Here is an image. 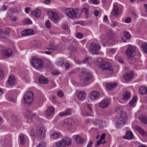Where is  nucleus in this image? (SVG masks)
I'll list each match as a JSON object with an SVG mask.
<instances>
[{
	"label": "nucleus",
	"mask_w": 147,
	"mask_h": 147,
	"mask_svg": "<svg viewBox=\"0 0 147 147\" xmlns=\"http://www.w3.org/2000/svg\"><path fill=\"white\" fill-rule=\"evenodd\" d=\"M45 25L47 28H50L51 26V24L50 21L49 20L46 21L45 22Z\"/></svg>",
	"instance_id": "79ce46f5"
},
{
	"label": "nucleus",
	"mask_w": 147,
	"mask_h": 147,
	"mask_svg": "<svg viewBox=\"0 0 147 147\" xmlns=\"http://www.w3.org/2000/svg\"><path fill=\"white\" fill-rule=\"evenodd\" d=\"M118 26V24L116 22H114L111 24V26L113 28Z\"/></svg>",
	"instance_id": "13d9d810"
},
{
	"label": "nucleus",
	"mask_w": 147,
	"mask_h": 147,
	"mask_svg": "<svg viewBox=\"0 0 147 147\" xmlns=\"http://www.w3.org/2000/svg\"><path fill=\"white\" fill-rule=\"evenodd\" d=\"M24 115L27 118L30 119H32L33 116V115L31 113L30 111L29 110L26 111Z\"/></svg>",
	"instance_id": "cd10ccee"
},
{
	"label": "nucleus",
	"mask_w": 147,
	"mask_h": 147,
	"mask_svg": "<svg viewBox=\"0 0 147 147\" xmlns=\"http://www.w3.org/2000/svg\"><path fill=\"white\" fill-rule=\"evenodd\" d=\"M110 42L112 45H115L117 43V41L114 40L113 39H111Z\"/></svg>",
	"instance_id": "0e129e2a"
},
{
	"label": "nucleus",
	"mask_w": 147,
	"mask_h": 147,
	"mask_svg": "<svg viewBox=\"0 0 147 147\" xmlns=\"http://www.w3.org/2000/svg\"><path fill=\"white\" fill-rule=\"evenodd\" d=\"M118 123L121 124L124 122V119L123 117L121 116L118 118Z\"/></svg>",
	"instance_id": "49530a36"
},
{
	"label": "nucleus",
	"mask_w": 147,
	"mask_h": 147,
	"mask_svg": "<svg viewBox=\"0 0 147 147\" xmlns=\"http://www.w3.org/2000/svg\"><path fill=\"white\" fill-rule=\"evenodd\" d=\"M20 143L21 144L23 145L25 143V140L24 137L22 135L20 136Z\"/></svg>",
	"instance_id": "c03bdc74"
},
{
	"label": "nucleus",
	"mask_w": 147,
	"mask_h": 147,
	"mask_svg": "<svg viewBox=\"0 0 147 147\" xmlns=\"http://www.w3.org/2000/svg\"><path fill=\"white\" fill-rule=\"evenodd\" d=\"M109 104V101L108 100H103L100 103L99 105L100 107L104 108L107 107Z\"/></svg>",
	"instance_id": "4be33fe9"
},
{
	"label": "nucleus",
	"mask_w": 147,
	"mask_h": 147,
	"mask_svg": "<svg viewBox=\"0 0 147 147\" xmlns=\"http://www.w3.org/2000/svg\"><path fill=\"white\" fill-rule=\"evenodd\" d=\"M17 12V10L16 9L11 8L7 12V15L8 16L10 17L13 14Z\"/></svg>",
	"instance_id": "473e14b6"
},
{
	"label": "nucleus",
	"mask_w": 147,
	"mask_h": 147,
	"mask_svg": "<svg viewBox=\"0 0 147 147\" xmlns=\"http://www.w3.org/2000/svg\"><path fill=\"white\" fill-rule=\"evenodd\" d=\"M76 35L77 37L80 39L82 38L83 36V34L81 33L80 32H78L77 33Z\"/></svg>",
	"instance_id": "8fccbe9b"
},
{
	"label": "nucleus",
	"mask_w": 147,
	"mask_h": 147,
	"mask_svg": "<svg viewBox=\"0 0 147 147\" xmlns=\"http://www.w3.org/2000/svg\"><path fill=\"white\" fill-rule=\"evenodd\" d=\"M32 64L37 69H41L43 67V64L45 63L43 60L37 58L33 57L31 60Z\"/></svg>",
	"instance_id": "20e7f679"
},
{
	"label": "nucleus",
	"mask_w": 147,
	"mask_h": 147,
	"mask_svg": "<svg viewBox=\"0 0 147 147\" xmlns=\"http://www.w3.org/2000/svg\"><path fill=\"white\" fill-rule=\"evenodd\" d=\"M40 44L38 41L35 40L31 42L30 43V46L32 47L38 46Z\"/></svg>",
	"instance_id": "e433bc0d"
},
{
	"label": "nucleus",
	"mask_w": 147,
	"mask_h": 147,
	"mask_svg": "<svg viewBox=\"0 0 147 147\" xmlns=\"http://www.w3.org/2000/svg\"><path fill=\"white\" fill-rule=\"evenodd\" d=\"M71 112L72 111L71 109H67L65 111L61 112L59 114V115L61 117L66 115H70L71 114Z\"/></svg>",
	"instance_id": "a878e982"
},
{
	"label": "nucleus",
	"mask_w": 147,
	"mask_h": 147,
	"mask_svg": "<svg viewBox=\"0 0 147 147\" xmlns=\"http://www.w3.org/2000/svg\"><path fill=\"white\" fill-rule=\"evenodd\" d=\"M60 134L58 132H54L51 135V137L52 138L55 139L59 138L60 136Z\"/></svg>",
	"instance_id": "c9c22d12"
},
{
	"label": "nucleus",
	"mask_w": 147,
	"mask_h": 147,
	"mask_svg": "<svg viewBox=\"0 0 147 147\" xmlns=\"http://www.w3.org/2000/svg\"><path fill=\"white\" fill-rule=\"evenodd\" d=\"M82 12L84 13L86 16L87 17L89 15V9L87 7H84L82 9Z\"/></svg>",
	"instance_id": "ea45409f"
},
{
	"label": "nucleus",
	"mask_w": 147,
	"mask_h": 147,
	"mask_svg": "<svg viewBox=\"0 0 147 147\" xmlns=\"http://www.w3.org/2000/svg\"><path fill=\"white\" fill-rule=\"evenodd\" d=\"M45 133L46 131L45 130H43L41 129H39L37 130L36 134L37 136L41 138L45 136Z\"/></svg>",
	"instance_id": "f3484780"
},
{
	"label": "nucleus",
	"mask_w": 147,
	"mask_h": 147,
	"mask_svg": "<svg viewBox=\"0 0 147 147\" xmlns=\"http://www.w3.org/2000/svg\"><path fill=\"white\" fill-rule=\"evenodd\" d=\"M91 106H92V105H91L89 104L87 105V108L88 111H89V112H91L92 110V109L91 107Z\"/></svg>",
	"instance_id": "bf43d9fd"
},
{
	"label": "nucleus",
	"mask_w": 147,
	"mask_h": 147,
	"mask_svg": "<svg viewBox=\"0 0 147 147\" xmlns=\"http://www.w3.org/2000/svg\"><path fill=\"white\" fill-rule=\"evenodd\" d=\"M30 135L31 137L32 140H34L35 138L34 131L33 129L31 130L30 132Z\"/></svg>",
	"instance_id": "de8ad7c7"
},
{
	"label": "nucleus",
	"mask_w": 147,
	"mask_h": 147,
	"mask_svg": "<svg viewBox=\"0 0 147 147\" xmlns=\"http://www.w3.org/2000/svg\"><path fill=\"white\" fill-rule=\"evenodd\" d=\"M88 58H86L85 59L83 60V62L87 64L89 63Z\"/></svg>",
	"instance_id": "774afa93"
},
{
	"label": "nucleus",
	"mask_w": 147,
	"mask_h": 147,
	"mask_svg": "<svg viewBox=\"0 0 147 147\" xmlns=\"http://www.w3.org/2000/svg\"><path fill=\"white\" fill-rule=\"evenodd\" d=\"M135 51V48L130 45H129L128 47L125 51L126 54L129 58L133 57L134 56V53Z\"/></svg>",
	"instance_id": "1a4fd4ad"
},
{
	"label": "nucleus",
	"mask_w": 147,
	"mask_h": 147,
	"mask_svg": "<svg viewBox=\"0 0 147 147\" xmlns=\"http://www.w3.org/2000/svg\"><path fill=\"white\" fill-rule=\"evenodd\" d=\"M41 12L40 10L37 9L35 11L32 12L31 15L32 16H34L36 18L39 17L41 14Z\"/></svg>",
	"instance_id": "bb28decb"
},
{
	"label": "nucleus",
	"mask_w": 147,
	"mask_h": 147,
	"mask_svg": "<svg viewBox=\"0 0 147 147\" xmlns=\"http://www.w3.org/2000/svg\"><path fill=\"white\" fill-rule=\"evenodd\" d=\"M93 144V141L92 140H90L86 147H92Z\"/></svg>",
	"instance_id": "680f3d73"
},
{
	"label": "nucleus",
	"mask_w": 147,
	"mask_h": 147,
	"mask_svg": "<svg viewBox=\"0 0 147 147\" xmlns=\"http://www.w3.org/2000/svg\"><path fill=\"white\" fill-rule=\"evenodd\" d=\"M106 136V134L105 133H103L102 134V135L101 136V137L100 138V140H101L102 141H103V142H105V143H106L105 141V140L104 139L105 138V137Z\"/></svg>",
	"instance_id": "5fc2aeb1"
},
{
	"label": "nucleus",
	"mask_w": 147,
	"mask_h": 147,
	"mask_svg": "<svg viewBox=\"0 0 147 147\" xmlns=\"http://www.w3.org/2000/svg\"><path fill=\"white\" fill-rule=\"evenodd\" d=\"M58 48V45L57 44L55 43H50L47 47V49L49 50H53L54 51L57 50Z\"/></svg>",
	"instance_id": "aec40b11"
},
{
	"label": "nucleus",
	"mask_w": 147,
	"mask_h": 147,
	"mask_svg": "<svg viewBox=\"0 0 147 147\" xmlns=\"http://www.w3.org/2000/svg\"><path fill=\"white\" fill-rule=\"evenodd\" d=\"M37 79L39 83L42 84H47L48 81V80L47 78L42 75L38 77Z\"/></svg>",
	"instance_id": "dca6fc26"
},
{
	"label": "nucleus",
	"mask_w": 147,
	"mask_h": 147,
	"mask_svg": "<svg viewBox=\"0 0 147 147\" xmlns=\"http://www.w3.org/2000/svg\"><path fill=\"white\" fill-rule=\"evenodd\" d=\"M141 48L143 51L144 53L147 54V43H145L142 44Z\"/></svg>",
	"instance_id": "4c0bfd02"
},
{
	"label": "nucleus",
	"mask_w": 147,
	"mask_h": 147,
	"mask_svg": "<svg viewBox=\"0 0 147 147\" xmlns=\"http://www.w3.org/2000/svg\"><path fill=\"white\" fill-rule=\"evenodd\" d=\"M133 137L132 132L130 131H128L126 132L125 135L123 136V138L125 139L130 140L132 139Z\"/></svg>",
	"instance_id": "a211bd4d"
},
{
	"label": "nucleus",
	"mask_w": 147,
	"mask_h": 147,
	"mask_svg": "<svg viewBox=\"0 0 147 147\" xmlns=\"http://www.w3.org/2000/svg\"><path fill=\"white\" fill-rule=\"evenodd\" d=\"M100 93L97 91H92L89 95L90 98L92 100L97 99L100 96Z\"/></svg>",
	"instance_id": "f8f14e48"
},
{
	"label": "nucleus",
	"mask_w": 147,
	"mask_h": 147,
	"mask_svg": "<svg viewBox=\"0 0 147 147\" xmlns=\"http://www.w3.org/2000/svg\"><path fill=\"white\" fill-rule=\"evenodd\" d=\"M131 96L130 94L128 92L125 91L123 95L122 98L125 100H128Z\"/></svg>",
	"instance_id": "c756f323"
},
{
	"label": "nucleus",
	"mask_w": 147,
	"mask_h": 147,
	"mask_svg": "<svg viewBox=\"0 0 147 147\" xmlns=\"http://www.w3.org/2000/svg\"><path fill=\"white\" fill-rule=\"evenodd\" d=\"M65 140L59 141L58 142L55 143L53 145V147H66L67 145L70 146L71 144V140L69 138L65 137Z\"/></svg>",
	"instance_id": "7ed1b4c3"
},
{
	"label": "nucleus",
	"mask_w": 147,
	"mask_h": 147,
	"mask_svg": "<svg viewBox=\"0 0 147 147\" xmlns=\"http://www.w3.org/2000/svg\"><path fill=\"white\" fill-rule=\"evenodd\" d=\"M139 117L140 119V121L142 123L144 124L147 123V119L145 115H140Z\"/></svg>",
	"instance_id": "2f4dec72"
},
{
	"label": "nucleus",
	"mask_w": 147,
	"mask_h": 147,
	"mask_svg": "<svg viewBox=\"0 0 147 147\" xmlns=\"http://www.w3.org/2000/svg\"><path fill=\"white\" fill-rule=\"evenodd\" d=\"M139 92L142 95H146L147 93V88L145 86H141L139 88Z\"/></svg>",
	"instance_id": "393cba45"
},
{
	"label": "nucleus",
	"mask_w": 147,
	"mask_h": 147,
	"mask_svg": "<svg viewBox=\"0 0 147 147\" xmlns=\"http://www.w3.org/2000/svg\"><path fill=\"white\" fill-rule=\"evenodd\" d=\"M3 55L5 57H10L12 54V50L9 49H3L1 50Z\"/></svg>",
	"instance_id": "9d476101"
},
{
	"label": "nucleus",
	"mask_w": 147,
	"mask_h": 147,
	"mask_svg": "<svg viewBox=\"0 0 147 147\" xmlns=\"http://www.w3.org/2000/svg\"><path fill=\"white\" fill-rule=\"evenodd\" d=\"M45 143L43 142H40L36 147H45Z\"/></svg>",
	"instance_id": "603ef678"
},
{
	"label": "nucleus",
	"mask_w": 147,
	"mask_h": 147,
	"mask_svg": "<svg viewBox=\"0 0 147 147\" xmlns=\"http://www.w3.org/2000/svg\"><path fill=\"white\" fill-rule=\"evenodd\" d=\"M103 41H103L102 42V43H103V47H105L106 45H107V43H106L107 42V43H109V40H104Z\"/></svg>",
	"instance_id": "69168bd1"
},
{
	"label": "nucleus",
	"mask_w": 147,
	"mask_h": 147,
	"mask_svg": "<svg viewBox=\"0 0 147 147\" xmlns=\"http://www.w3.org/2000/svg\"><path fill=\"white\" fill-rule=\"evenodd\" d=\"M133 75L132 72H127L123 75V78L126 81H129L132 79Z\"/></svg>",
	"instance_id": "2eb2a0df"
},
{
	"label": "nucleus",
	"mask_w": 147,
	"mask_h": 147,
	"mask_svg": "<svg viewBox=\"0 0 147 147\" xmlns=\"http://www.w3.org/2000/svg\"><path fill=\"white\" fill-rule=\"evenodd\" d=\"M73 138L75 140L76 142L78 144H82L86 141L85 139H82L78 135L74 136Z\"/></svg>",
	"instance_id": "ddd939ff"
},
{
	"label": "nucleus",
	"mask_w": 147,
	"mask_h": 147,
	"mask_svg": "<svg viewBox=\"0 0 147 147\" xmlns=\"http://www.w3.org/2000/svg\"><path fill=\"white\" fill-rule=\"evenodd\" d=\"M24 24H31L32 22L31 20L29 18H27L25 19L24 21Z\"/></svg>",
	"instance_id": "37998d69"
},
{
	"label": "nucleus",
	"mask_w": 147,
	"mask_h": 147,
	"mask_svg": "<svg viewBox=\"0 0 147 147\" xmlns=\"http://www.w3.org/2000/svg\"><path fill=\"white\" fill-rule=\"evenodd\" d=\"M139 133L143 137H146V132L142 130L140 131Z\"/></svg>",
	"instance_id": "4d7b16f0"
},
{
	"label": "nucleus",
	"mask_w": 147,
	"mask_h": 147,
	"mask_svg": "<svg viewBox=\"0 0 147 147\" xmlns=\"http://www.w3.org/2000/svg\"><path fill=\"white\" fill-rule=\"evenodd\" d=\"M90 113L89 112V111H88V112H87L84 110L82 111L81 113V114L82 116H89Z\"/></svg>",
	"instance_id": "a18cd8bd"
},
{
	"label": "nucleus",
	"mask_w": 147,
	"mask_h": 147,
	"mask_svg": "<svg viewBox=\"0 0 147 147\" xmlns=\"http://www.w3.org/2000/svg\"><path fill=\"white\" fill-rule=\"evenodd\" d=\"M77 96L78 98L80 100H84L86 97V94L84 91L78 92L77 93Z\"/></svg>",
	"instance_id": "6ab92c4d"
},
{
	"label": "nucleus",
	"mask_w": 147,
	"mask_h": 147,
	"mask_svg": "<svg viewBox=\"0 0 147 147\" xmlns=\"http://www.w3.org/2000/svg\"><path fill=\"white\" fill-rule=\"evenodd\" d=\"M117 83H109L106 85V88L109 90H113L117 86Z\"/></svg>",
	"instance_id": "5701e85b"
},
{
	"label": "nucleus",
	"mask_w": 147,
	"mask_h": 147,
	"mask_svg": "<svg viewBox=\"0 0 147 147\" xmlns=\"http://www.w3.org/2000/svg\"><path fill=\"white\" fill-rule=\"evenodd\" d=\"M7 144V140L5 139L0 142V147H5Z\"/></svg>",
	"instance_id": "72a5a7b5"
},
{
	"label": "nucleus",
	"mask_w": 147,
	"mask_h": 147,
	"mask_svg": "<svg viewBox=\"0 0 147 147\" xmlns=\"http://www.w3.org/2000/svg\"><path fill=\"white\" fill-rule=\"evenodd\" d=\"M7 30L4 31L2 29L0 30V37L2 38H6L9 36V30L7 28Z\"/></svg>",
	"instance_id": "9b49d317"
},
{
	"label": "nucleus",
	"mask_w": 147,
	"mask_h": 147,
	"mask_svg": "<svg viewBox=\"0 0 147 147\" xmlns=\"http://www.w3.org/2000/svg\"><path fill=\"white\" fill-rule=\"evenodd\" d=\"M48 14L53 22H55L59 20V16L58 14L55 12L49 11L48 12Z\"/></svg>",
	"instance_id": "6e6552de"
},
{
	"label": "nucleus",
	"mask_w": 147,
	"mask_h": 147,
	"mask_svg": "<svg viewBox=\"0 0 147 147\" xmlns=\"http://www.w3.org/2000/svg\"><path fill=\"white\" fill-rule=\"evenodd\" d=\"M80 84L82 86H86L90 84L93 81L92 75L85 69L82 70L80 76Z\"/></svg>",
	"instance_id": "f257e3e1"
},
{
	"label": "nucleus",
	"mask_w": 147,
	"mask_h": 147,
	"mask_svg": "<svg viewBox=\"0 0 147 147\" xmlns=\"http://www.w3.org/2000/svg\"><path fill=\"white\" fill-rule=\"evenodd\" d=\"M78 9L74 10L72 8H67L65 10V12L67 16L72 19L78 18Z\"/></svg>",
	"instance_id": "39448f33"
},
{
	"label": "nucleus",
	"mask_w": 147,
	"mask_h": 147,
	"mask_svg": "<svg viewBox=\"0 0 147 147\" xmlns=\"http://www.w3.org/2000/svg\"><path fill=\"white\" fill-rule=\"evenodd\" d=\"M18 19V18L16 17H13L11 18V19L12 21L14 22L16 21Z\"/></svg>",
	"instance_id": "338daca9"
},
{
	"label": "nucleus",
	"mask_w": 147,
	"mask_h": 147,
	"mask_svg": "<svg viewBox=\"0 0 147 147\" xmlns=\"http://www.w3.org/2000/svg\"><path fill=\"white\" fill-rule=\"evenodd\" d=\"M33 93L30 91L26 92L24 97V102L27 104H30L33 100Z\"/></svg>",
	"instance_id": "423d86ee"
},
{
	"label": "nucleus",
	"mask_w": 147,
	"mask_h": 147,
	"mask_svg": "<svg viewBox=\"0 0 147 147\" xmlns=\"http://www.w3.org/2000/svg\"><path fill=\"white\" fill-rule=\"evenodd\" d=\"M54 108L52 107H50L45 112L46 114L47 117L50 116L53 113Z\"/></svg>",
	"instance_id": "b1692460"
},
{
	"label": "nucleus",
	"mask_w": 147,
	"mask_h": 147,
	"mask_svg": "<svg viewBox=\"0 0 147 147\" xmlns=\"http://www.w3.org/2000/svg\"><path fill=\"white\" fill-rule=\"evenodd\" d=\"M64 123L69 126L72 125L74 123V119L71 118L66 119L64 121Z\"/></svg>",
	"instance_id": "c85d7f7f"
},
{
	"label": "nucleus",
	"mask_w": 147,
	"mask_h": 147,
	"mask_svg": "<svg viewBox=\"0 0 147 147\" xmlns=\"http://www.w3.org/2000/svg\"><path fill=\"white\" fill-rule=\"evenodd\" d=\"M118 7L117 5H115L113 6L112 12L111 13L112 15L115 17H117L119 15H118Z\"/></svg>",
	"instance_id": "412c9836"
},
{
	"label": "nucleus",
	"mask_w": 147,
	"mask_h": 147,
	"mask_svg": "<svg viewBox=\"0 0 147 147\" xmlns=\"http://www.w3.org/2000/svg\"><path fill=\"white\" fill-rule=\"evenodd\" d=\"M57 94L58 96L60 97H62L63 96V93L62 91L59 90L57 92Z\"/></svg>",
	"instance_id": "09e8293b"
},
{
	"label": "nucleus",
	"mask_w": 147,
	"mask_h": 147,
	"mask_svg": "<svg viewBox=\"0 0 147 147\" xmlns=\"http://www.w3.org/2000/svg\"><path fill=\"white\" fill-rule=\"evenodd\" d=\"M100 49V47L99 45L94 42L90 43L89 46V49L93 54H97L98 51Z\"/></svg>",
	"instance_id": "0eeeda50"
},
{
	"label": "nucleus",
	"mask_w": 147,
	"mask_h": 147,
	"mask_svg": "<svg viewBox=\"0 0 147 147\" xmlns=\"http://www.w3.org/2000/svg\"><path fill=\"white\" fill-rule=\"evenodd\" d=\"M123 36L126 39L129 40L131 38V35L129 32L127 31H123Z\"/></svg>",
	"instance_id": "f704fd0d"
},
{
	"label": "nucleus",
	"mask_w": 147,
	"mask_h": 147,
	"mask_svg": "<svg viewBox=\"0 0 147 147\" xmlns=\"http://www.w3.org/2000/svg\"><path fill=\"white\" fill-rule=\"evenodd\" d=\"M64 59L63 58H61L56 63L58 66H61L64 63Z\"/></svg>",
	"instance_id": "a19ab883"
},
{
	"label": "nucleus",
	"mask_w": 147,
	"mask_h": 147,
	"mask_svg": "<svg viewBox=\"0 0 147 147\" xmlns=\"http://www.w3.org/2000/svg\"><path fill=\"white\" fill-rule=\"evenodd\" d=\"M96 63L102 69L109 70L111 73L113 72V69L111 67V64L109 62L104 61L102 59L98 58L96 59Z\"/></svg>",
	"instance_id": "f03ea898"
},
{
	"label": "nucleus",
	"mask_w": 147,
	"mask_h": 147,
	"mask_svg": "<svg viewBox=\"0 0 147 147\" xmlns=\"http://www.w3.org/2000/svg\"><path fill=\"white\" fill-rule=\"evenodd\" d=\"M16 81V80L15 77L14 75H11L9 77L7 82L9 85L12 86L15 84Z\"/></svg>",
	"instance_id": "4468645a"
},
{
	"label": "nucleus",
	"mask_w": 147,
	"mask_h": 147,
	"mask_svg": "<svg viewBox=\"0 0 147 147\" xmlns=\"http://www.w3.org/2000/svg\"><path fill=\"white\" fill-rule=\"evenodd\" d=\"M11 118L15 125L18 123L19 120L18 117L15 115H13L12 116Z\"/></svg>",
	"instance_id": "7c9ffc66"
},
{
	"label": "nucleus",
	"mask_w": 147,
	"mask_h": 147,
	"mask_svg": "<svg viewBox=\"0 0 147 147\" xmlns=\"http://www.w3.org/2000/svg\"><path fill=\"white\" fill-rule=\"evenodd\" d=\"M105 143L104 142H103L101 140H100L99 141H98L96 142V146H99L100 144H104Z\"/></svg>",
	"instance_id": "052dcab7"
},
{
	"label": "nucleus",
	"mask_w": 147,
	"mask_h": 147,
	"mask_svg": "<svg viewBox=\"0 0 147 147\" xmlns=\"http://www.w3.org/2000/svg\"><path fill=\"white\" fill-rule=\"evenodd\" d=\"M21 34L22 36H26L28 35L27 30H25L22 31L21 32Z\"/></svg>",
	"instance_id": "3c124183"
},
{
	"label": "nucleus",
	"mask_w": 147,
	"mask_h": 147,
	"mask_svg": "<svg viewBox=\"0 0 147 147\" xmlns=\"http://www.w3.org/2000/svg\"><path fill=\"white\" fill-rule=\"evenodd\" d=\"M131 21V19L130 17L127 18L125 20L124 22L127 23H129Z\"/></svg>",
	"instance_id": "6e6d98bb"
},
{
	"label": "nucleus",
	"mask_w": 147,
	"mask_h": 147,
	"mask_svg": "<svg viewBox=\"0 0 147 147\" xmlns=\"http://www.w3.org/2000/svg\"><path fill=\"white\" fill-rule=\"evenodd\" d=\"M3 73V71L1 69H0V80L2 79L4 75Z\"/></svg>",
	"instance_id": "e2e57ef3"
},
{
	"label": "nucleus",
	"mask_w": 147,
	"mask_h": 147,
	"mask_svg": "<svg viewBox=\"0 0 147 147\" xmlns=\"http://www.w3.org/2000/svg\"><path fill=\"white\" fill-rule=\"evenodd\" d=\"M137 99V97L136 96H133L132 99L129 103V105L130 106H133L134 103L136 102Z\"/></svg>",
	"instance_id": "58836bf2"
},
{
	"label": "nucleus",
	"mask_w": 147,
	"mask_h": 147,
	"mask_svg": "<svg viewBox=\"0 0 147 147\" xmlns=\"http://www.w3.org/2000/svg\"><path fill=\"white\" fill-rule=\"evenodd\" d=\"M27 33L28 35L31 34H33L34 33V31L32 29H27Z\"/></svg>",
	"instance_id": "864d4df0"
}]
</instances>
